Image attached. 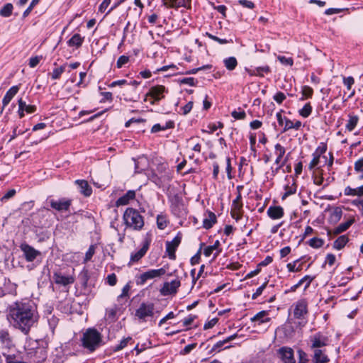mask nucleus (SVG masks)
<instances>
[{
	"mask_svg": "<svg viewBox=\"0 0 363 363\" xmlns=\"http://www.w3.org/2000/svg\"><path fill=\"white\" fill-rule=\"evenodd\" d=\"M313 352V355L312 357V361L313 363H328L330 361L329 357L326 354V350H312Z\"/></svg>",
	"mask_w": 363,
	"mask_h": 363,
	"instance_id": "16",
	"label": "nucleus"
},
{
	"mask_svg": "<svg viewBox=\"0 0 363 363\" xmlns=\"http://www.w3.org/2000/svg\"><path fill=\"white\" fill-rule=\"evenodd\" d=\"M238 337V335L237 334H233L229 337H228L227 338H225V340H223V341H219L216 344H215L213 345V347L211 348L210 352L212 353L213 352H216V351H218L220 352V348L225 344V343H228L230 342V341L235 340L236 337Z\"/></svg>",
	"mask_w": 363,
	"mask_h": 363,
	"instance_id": "23",
	"label": "nucleus"
},
{
	"mask_svg": "<svg viewBox=\"0 0 363 363\" xmlns=\"http://www.w3.org/2000/svg\"><path fill=\"white\" fill-rule=\"evenodd\" d=\"M135 197V192L133 190H129L124 194L123 196L120 197L116 201V205L118 206H124L127 205L130 200L134 199Z\"/></svg>",
	"mask_w": 363,
	"mask_h": 363,
	"instance_id": "22",
	"label": "nucleus"
},
{
	"mask_svg": "<svg viewBox=\"0 0 363 363\" xmlns=\"http://www.w3.org/2000/svg\"><path fill=\"white\" fill-rule=\"evenodd\" d=\"M180 285L181 282L179 279H174L170 282H165L161 289V293L164 296L175 294Z\"/></svg>",
	"mask_w": 363,
	"mask_h": 363,
	"instance_id": "8",
	"label": "nucleus"
},
{
	"mask_svg": "<svg viewBox=\"0 0 363 363\" xmlns=\"http://www.w3.org/2000/svg\"><path fill=\"white\" fill-rule=\"evenodd\" d=\"M52 278L56 284L64 286L73 284L75 280L73 276H64L59 272H55Z\"/></svg>",
	"mask_w": 363,
	"mask_h": 363,
	"instance_id": "12",
	"label": "nucleus"
},
{
	"mask_svg": "<svg viewBox=\"0 0 363 363\" xmlns=\"http://www.w3.org/2000/svg\"><path fill=\"white\" fill-rule=\"evenodd\" d=\"M308 313L307 302L305 300L298 301L294 310V315L296 318H303Z\"/></svg>",
	"mask_w": 363,
	"mask_h": 363,
	"instance_id": "13",
	"label": "nucleus"
},
{
	"mask_svg": "<svg viewBox=\"0 0 363 363\" xmlns=\"http://www.w3.org/2000/svg\"><path fill=\"white\" fill-rule=\"evenodd\" d=\"M149 246H150V241L148 240H146L144 242L142 248L140 250H139L138 252H136L135 253H133L131 255L130 262H136L139 261L146 254V252L149 248Z\"/></svg>",
	"mask_w": 363,
	"mask_h": 363,
	"instance_id": "18",
	"label": "nucleus"
},
{
	"mask_svg": "<svg viewBox=\"0 0 363 363\" xmlns=\"http://www.w3.org/2000/svg\"><path fill=\"white\" fill-rule=\"evenodd\" d=\"M323 240L318 238H313L309 240V245L313 248H319L323 246Z\"/></svg>",
	"mask_w": 363,
	"mask_h": 363,
	"instance_id": "38",
	"label": "nucleus"
},
{
	"mask_svg": "<svg viewBox=\"0 0 363 363\" xmlns=\"http://www.w3.org/2000/svg\"><path fill=\"white\" fill-rule=\"evenodd\" d=\"M268 315V311H262L257 313L255 315L250 318L251 322L257 323L258 325L262 323L269 322L271 318L267 317Z\"/></svg>",
	"mask_w": 363,
	"mask_h": 363,
	"instance_id": "20",
	"label": "nucleus"
},
{
	"mask_svg": "<svg viewBox=\"0 0 363 363\" xmlns=\"http://www.w3.org/2000/svg\"><path fill=\"white\" fill-rule=\"evenodd\" d=\"M314 277H312L311 276L306 275L304 277H303L296 285H294V289H297L301 285H302L304 282H306V288L308 287L312 281L313 280Z\"/></svg>",
	"mask_w": 363,
	"mask_h": 363,
	"instance_id": "35",
	"label": "nucleus"
},
{
	"mask_svg": "<svg viewBox=\"0 0 363 363\" xmlns=\"http://www.w3.org/2000/svg\"><path fill=\"white\" fill-rule=\"evenodd\" d=\"M72 201L65 198L59 200L51 199L50 201V206L56 211H68L71 206Z\"/></svg>",
	"mask_w": 363,
	"mask_h": 363,
	"instance_id": "9",
	"label": "nucleus"
},
{
	"mask_svg": "<svg viewBox=\"0 0 363 363\" xmlns=\"http://www.w3.org/2000/svg\"><path fill=\"white\" fill-rule=\"evenodd\" d=\"M239 4L248 9H253L255 7L254 3L248 0H239Z\"/></svg>",
	"mask_w": 363,
	"mask_h": 363,
	"instance_id": "58",
	"label": "nucleus"
},
{
	"mask_svg": "<svg viewBox=\"0 0 363 363\" xmlns=\"http://www.w3.org/2000/svg\"><path fill=\"white\" fill-rule=\"evenodd\" d=\"M13 6L12 4H6L0 10V15L3 17H9L12 14Z\"/></svg>",
	"mask_w": 363,
	"mask_h": 363,
	"instance_id": "31",
	"label": "nucleus"
},
{
	"mask_svg": "<svg viewBox=\"0 0 363 363\" xmlns=\"http://www.w3.org/2000/svg\"><path fill=\"white\" fill-rule=\"evenodd\" d=\"M19 90L18 86H13L6 92L2 100V108L1 113L3 112L4 108L10 103L13 97L18 93Z\"/></svg>",
	"mask_w": 363,
	"mask_h": 363,
	"instance_id": "19",
	"label": "nucleus"
},
{
	"mask_svg": "<svg viewBox=\"0 0 363 363\" xmlns=\"http://www.w3.org/2000/svg\"><path fill=\"white\" fill-rule=\"evenodd\" d=\"M278 60L281 63L284 65L292 66L294 64V60L291 57L286 58L284 56H279Z\"/></svg>",
	"mask_w": 363,
	"mask_h": 363,
	"instance_id": "49",
	"label": "nucleus"
},
{
	"mask_svg": "<svg viewBox=\"0 0 363 363\" xmlns=\"http://www.w3.org/2000/svg\"><path fill=\"white\" fill-rule=\"evenodd\" d=\"M95 253V245H91L89 247L88 250L86 252L85 257L84 259V263H86L90 261Z\"/></svg>",
	"mask_w": 363,
	"mask_h": 363,
	"instance_id": "39",
	"label": "nucleus"
},
{
	"mask_svg": "<svg viewBox=\"0 0 363 363\" xmlns=\"http://www.w3.org/2000/svg\"><path fill=\"white\" fill-rule=\"evenodd\" d=\"M312 111V106L310 103H307L304 105V106L299 111V114L304 117L307 118L310 116Z\"/></svg>",
	"mask_w": 363,
	"mask_h": 363,
	"instance_id": "34",
	"label": "nucleus"
},
{
	"mask_svg": "<svg viewBox=\"0 0 363 363\" xmlns=\"http://www.w3.org/2000/svg\"><path fill=\"white\" fill-rule=\"evenodd\" d=\"M157 225L158 228L163 230L167 227V220L164 216L159 215L157 217Z\"/></svg>",
	"mask_w": 363,
	"mask_h": 363,
	"instance_id": "40",
	"label": "nucleus"
},
{
	"mask_svg": "<svg viewBox=\"0 0 363 363\" xmlns=\"http://www.w3.org/2000/svg\"><path fill=\"white\" fill-rule=\"evenodd\" d=\"M154 314V304L142 303L135 311V316L140 320H145L146 318Z\"/></svg>",
	"mask_w": 363,
	"mask_h": 363,
	"instance_id": "6",
	"label": "nucleus"
},
{
	"mask_svg": "<svg viewBox=\"0 0 363 363\" xmlns=\"http://www.w3.org/2000/svg\"><path fill=\"white\" fill-rule=\"evenodd\" d=\"M107 282L110 286H115L117 282V278L114 273H112L111 274H108L107 278Z\"/></svg>",
	"mask_w": 363,
	"mask_h": 363,
	"instance_id": "54",
	"label": "nucleus"
},
{
	"mask_svg": "<svg viewBox=\"0 0 363 363\" xmlns=\"http://www.w3.org/2000/svg\"><path fill=\"white\" fill-rule=\"evenodd\" d=\"M129 61V57L125 55H121L117 60V67L121 68L124 65L127 64Z\"/></svg>",
	"mask_w": 363,
	"mask_h": 363,
	"instance_id": "43",
	"label": "nucleus"
},
{
	"mask_svg": "<svg viewBox=\"0 0 363 363\" xmlns=\"http://www.w3.org/2000/svg\"><path fill=\"white\" fill-rule=\"evenodd\" d=\"M302 97L301 100H304L306 99L311 98L313 94V90L311 87L308 86H302L301 89Z\"/></svg>",
	"mask_w": 363,
	"mask_h": 363,
	"instance_id": "32",
	"label": "nucleus"
},
{
	"mask_svg": "<svg viewBox=\"0 0 363 363\" xmlns=\"http://www.w3.org/2000/svg\"><path fill=\"white\" fill-rule=\"evenodd\" d=\"M296 191V186L293 184L291 186H286V192L283 196V199L295 194Z\"/></svg>",
	"mask_w": 363,
	"mask_h": 363,
	"instance_id": "46",
	"label": "nucleus"
},
{
	"mask_svg": "<svg viewBox=\"0 0 363 363\" xmlns=\"http://www.w3.org/2000/svg\"><path fill=\"white\" fill-rule=\"evenodd\" d=\"M23 104H24V106L23 109L27 113H33L36 111V106L34 105H27L26 101L23 100Z\"/></svg>",
	"mask_w": 363,
	"mask_h": 363,
	"instance_id": "52",
	"label": "nucleus"
},
{
	"mask_svg": "<svg viewBox=\"0 0 363 363\" xmlns=\"http://www.w3.org/2000/svg\"><path fill=\"white\" fill-rule=\"evenodd\" d=\"M301 126V122L299 121H297L295 123H293L289 119H286L283 132H286L288 130L291 129V128L298 130Z\"/></svg>",
	"mask_w": 363,
	"mask_h": 363,
	"instance_id": "30",
	"label": "nucleus"
},
{
	"mask_svg": "<svg viewBox=\"0 0 363 363\" xmlns=\"http://www.w3.org/2000/svg\"><path fill=\"white\" fill-rule=\"evenodd\" d=\"M218 321V319L217 318H214L209 321H208L206 323H205L203 328L205 330H208L210 328H212Z\"/></svg>",
	"mask_w": 363,
	"mask_h": 363,
	"instance_id": "56",
	"label": "nucleus"
},
{
	"mask_svg": "<svg viewBox=\"0 0 363 363\" xmlns=\"http://www.w3.org/2000/svg\"><path fill=\"white\" fill-rule=\"evenodd\" d=\"M354 169L357 172L363 173V157L354 163Z\"/></svg>",
	"mask_w": 363,
	"mask_h": 363,
	"instance_id": "53",
	"label": "nucleus"
},
{
	"mask_svg": "<svg viewBox=\"0 0 363 363\" xmlns=\"http://www.w3.org/2000/svg\"><path fill=\"white\" fill-rule=\"evenodd\" d=\"M65 65L60 66L58 68L55 69L52 74L51 77L52 79H57L60 77L61 74L65 72Z\"/></svg>",
	"mask_w": 363,
	"mask_h": 363,
	"instance_id": "37",
	"label": "nucleus"
},
{
	"mask_svg": "<svg viewBox=\"0 0 363 363\" xmlns=\"http://www.w3.org/2000/svg\"><path fill=\"white\" fill-rule=\"evenodd\" d=\"M268 216L274 220L281 218L284 216V209L280 206H272L267 209Z\"/></svg>",
	"mask_w": 363,
	"mask_h": 363,
	"instance_id": "17",
	"label": "nucleus"
},
{
	"mask_svg": "<svg viewBox=\"0 0 363 363\" xmlns=\"http://www.w3.org/2000/svg\"><path fill=\"white\" fill-rule=\"evenodd\" d=\"M348 241L349 239L347 235H341L334 242L333 247L337 250H341L345 246Z\"/></svg>",
	"mask_w": 363,
	"mask_h": 363,
	"instance_id": "27",
	"label": "nucleus"
},
{
	"mask_svg": "<svg viewBox=\"0 0 363 363\" xmlns=\"http://www.w3.org/2000/svg\"><path fill=\"white\" fill-rule=\"evenodd\" d=\"M182 84H189L190 86H195V79L193 77H186L180 80Z\"/></svg>",
	"mask_w": 363,
	"mask_h": 363,
	"instance_id": "60",
	"label": "nucleus"
},
{
	"mask_svg": "<svg viewBox=\"0 0 363 363\" xmlns=\"http://www.w3.org/2000/svg\"><path fill=\"white\" fill-rule=\"evenodd\" d=\"M131 340H132V337H128L126 338L123 339L120 342V343L113 348V351L118 352V351L123 350V348H125L127 346L128 343Z\"/></svg>",
	"mask_w": 363,
	"mask_h": 363,
	"instance_id": "36",
	"label": "nucleus"
},
{
	"mask_svg": "<svg viewBox=\"0 0 363 363\" xmlns=\"http://www.w3.org/2000/svg\"><path fill=\"white\" fill-rule=\"evenodd\" d=\"M216 222V216L213 212L208 211V216L204 218L203 226L206 229H210L213 227V224Z\"/></svg>",
	"mask_w": 363,
	"mask_h": 363,
	"instance_id": "24",
	"label": "nucleus"
},
{
	"mask_svg": "<svg viewBox=\"0 0 363 363\" xmlns=\"http://www.w3.org/2000/svg\"><path fill=\"white\" fill-rule=\"evenodd\" d=\"M200 258H201V248L197 252V253L191 258V260H190L191 264L195 265V264H198L200 261Z\"/></svg>",
	"mask_w": 363,
	"mask_h": 363,
	"instance_id": "57",
	"label": "nucleus"
},
{
	"mask_svg": "<svg viewBox=\"0 0 363 363\" xmlns=\"http://www.w3.org/2000/svg\"><path fill=\"white\" fill-rule=\"evenodd\" d=\"M327 150V145L324 143H321V145L318 146L314 154L321 157L322 155L325 154Z\"/></svg>",
	"mask_w": 363,
	"mask_h": 363,
	"instance_id": "48",
	"label": "nucleus"
},
{
	"mask_svg": "<svg viewBox=\"0 0 363 363\" xmlns=\"http://www.w3.org/2000/svg\"><path fill=\"white\" fill-rule=\"evenodd\" d=\"M82 345L90 352L95 351L103 345L101 334L95 328H88L82 337Z\"/></svg>",
	"mask_w": 363,
	"mask_h": 363,
	"instance_id": "2",
	"label": "nucleus"
},
{
	"mask_svg": "<svg viewBox=\"0 0 363 363\" xmlns=\"http://www.w3.org/2000/svg\"><path fill=\"white\" fill-rule=\"evenodd\" d=\"M223 63L226 69L230 71L235 69L238 65V61L235 57L224 59Z\"/></svg>",
	"mask_w": 363,
	"mask_h": 363,
	"instance_id": "29",
	"label": "nucleus"
},
{
	"mask_svg": "<svg viewBox=\"0 0 363 363\" xmlns=\"http://www.w3.org/2000/svg\"><path fill=\"white\" fill-rule=\"evenodd\" d=\"M354 222V220L352 218V219L348 220L347 221H346L343 223L340 224L337 227H336L333 230V234L338 235L342 232H345L352 225V223Z\"/></svg>",
	"mask_w": 363,
	"mask_h": 363,
	"instance_id": "26",
	"label": "nucleus"
},
{
	"mask_svg": "<svg viewBox=\"0 0 363 363\" xmlns=\"http://www.w3.org/2000/svg\"><path fill=\"white\" fill-rule=\"evenodd\" d=\"M42 57L35 56L31 57L29 60V66L32 68L36 67L38 64L40 62Z\"/></svg>",
	"mask_w": 363,
	"mask_h": 363,
	"instance_id": "55",
	"label": "nucleus"
},
{
	"mask_svg": "<svg viewBox=\"0 0 363 363\" xmlns=\"http://www.w3.org/2000/svg\"><path fill=\"white\" fill-rule=\"evenodd\" d=\"M84 38L78 33L74 34L67 42L69 46L79 48L82 45Z\"/></svg>",
	"mask_w": 363,
	"mask_h": 363,
	"instance_id": "28",
	"label": "nucleus"
},
{
	"mask_svg": "<svg viewBox=\"0 0 363 363\" xmlns=\"http://www.w3.org/2000/svg\"><path fill=\"white\" fill-rule=\"evenodd\" d=\"M358 117L357 116H350L349 121L346 125V128L349 131L353 130L358 122Z\"/></svg>",
	"mask_w": 363,
	"mask_h": 363,
	"instance_id": "33",
	"label": "nucleus"
},
{
	"mask_svg": "<svg viewBox=\"0 0 363 363\" xmlns=\"http://www.w3.org/2000/svg\"><path fill=\"white\" fill-rule=\"evenodd\" d=\"M20 248L23 252L26 260L29 262L34 261L38 256L41 255L40 251L35 250L27 243H22L20 245Z\"/></svg>",
	"mask_w": 363,
	"mask_h": 363,
	"instance_id": "7",
	"label": "nucleus"
},
{
	"mask_svg": "<svg viewBox=\"0 0 363 363\" xmlns=\"http://www.w3.org/2000/svg\"><path fill=\"white\" fill-rule=\"evenodd\" d=\"M165 272L166 270L164 268L148 270L138 277L136 283L138 285H143L147 280L161 277L164 275Z\"/></svg>",
	"mask_w": 363,
	"mask_h": 363,
	"instance_id": "5",
	"label": "nucleus"
},
{
	"mask_svg": "<svg viewBox=\"0 0 363 363\" xmlns=\"http://www.w3.org/2000/svg\"><path fill=\"white\" fill-rule=\"evenodd\" d=\"M247 72L249 73L251 76H259V77H263V72L269 73L270 72V68L269 66H263V67H258L255 68V69H246Z\"/></svg>",
	"mask_w": 363,
	"mask_h": 363,
	"instance_id": "25",
	"label": "nucleus"
},
{
	"mask_svg": "<svg viewBox=\"0 0 363 363\" xmlns=\"http://www.w3.org/2000/svg\"><path fill=\"white\" fill-rule=\"evenodd\" d=\"M241 200H242L241 193L239 192L238 194L236 199L233 201V206L234 207V211H240L241 209V208H242Z\"/></svg>",
	"mask_w": 363,
	"mask_h": 363,
	"instance_id": "42",
	"label": "nucleus"
},
{
	"mask_svg": "<svg viewBox=\"0 0 363 363\" xmlns=\"http://www.w3.org/2000/svg\"><path fill=\"white\" fill-rule=\"evenodd\" d=\"M75 183L78 185L81 194L84 196H89L91 194V187L86 180H77Z\"/></svg>",
	"mask_w": 363,
	"mask_h": 363,
	"instance_id": "21",
	"label": "nucleus"
},
{
	"mask_svg": "<svg viewBox=\"0 0 363 363\" xmlns=\"http://www.w3.org/2000/svg\"><path fill=\"white\" fill-rule=\"evenodd\" d=\"M232 116L237 120L244 119L246 117V113L243 110L239 108L238 111H233L231 113Z\"/></svg>",
	"mask_w": 363,
	"mask_h": 363,
	"instance_id": "41",
	"label": "nucleus"
},
{
	"mask_svg": "<svg viewBox=\"0 0 363 363\" xmlns=\"http://www.w3.org/2000/svg\"><path fill=\"white\" fill-rule=\"evenodd\" d=\"M40 0H32L31 3L30 4L29 6L26 9V10L23 12V16L26 17L29 15V13L33 10V7L38 4Z\"/></svg>",
	"mask_w": 363,
	"mask_h": 363,
	"instance_id": "51",
	"label": "nucleus"
},
{
	"mask_svg": "<svg viewBox=\"0 0 363 363\" xmlns=\"http://www.w3.org/2000/svg\"><path fill=\"white\" fill-rule=\"evenodd\" d=\"M182 240V236L178 234L171 242H167L166 250L170 259H174L176 257L175 251L177 247L179 245Z\"/></svg>",
	"mask_w": 363,
	"mask_h": 363,
	"instance_id": "11",
	"label": "nucleus"
},
{
	"mask_svg": "<svg viewBox=\"0 0 363 363\" xmlns=\"http://www.w3.org/2000/svg\"><path fill=\"white\" fill-rule=\"evenodd\" d=\"M275 152L277 155V159L275 160V163L278 164L279 166L276 169V171L277 172L280 168H281L285 163L288 160V157H286L282 162L281 160L286 152L285 148L281 146L280 144L277 143L274 146Z\"/></svg>",
	"mask_w": 363,
	"mask_h": 363,
	"instance_id": "14",
	"label": "nucleus"
},
{
	"mask_svg": "<svg viewBox=\"0 0 363 363\" xmlns=\"http://www.w3.org/2000/svg\"><path fill=\"white\" fill-rule=\"evenodd\" d=\"M273 261V259L271 256H267L265 257V259L262 261L259 264H258V267H265L268 264H269L270 263H272Z\"/></svg>",
	"mask_w": 363,
	"mask_h": 363,
	"instance_id": "62",
	"label": "nucleus"
},
{
	"mask_svg": "<svg viewBox=\"0 0 363 363\" xmlns=\"http://www.w3.org/2000/svg\"><path fill=\"white\" fill-rule=\"evenodd\" d=\"M18 113L19 117L21 118H22L24 116V112H26L23 109V108L24 106V104H23V99H18Z\"/></svg>",
	"mask_w": 363,
	"mask_h": 363,
	"instance_id": "61",
	"label": "nucleus"
},
{
	"mask_svg": "<svg viewBox=\"0 0 363 363\" xmlns=\"http://www.w3.org/2000/svg\"><path fill=\"white\" fill-rule=\"evenodd\" d=\"M320 157L313 153V158L311 161L308 168L310 170L313 169L320 162Z\"/></svg>",
	"mask_w": 363,
	"mask_h": 363,
	"instance_id": "44",
	"label": "nucleus"
},
{
	"mask_svg": "<svg viewBox=\"0 0 363 363\" xmlns=\"http://www.w3.org/2000/svg\"><path fill=\"white\" fill-rule=\"evenodd\" d=\"M166 91V89L162 85H157L152 86L149 91L146 94V98L150 97L156 101H160L164 97V93Z\"/></svg>",
	"mask_w": 363,
	"mask_h": 363,
	"instance_id": "10",
	"label": "nucleus"
},
{
	"mask_svg": "<svg viewBox=\"0 0 363 363\" xmlns=\"http://www.w3.org/2000/svg\"><path fill=\"white\" fill-rule=\"evenodd\" d=\"M192 107H193L192 101H189V103H187L184 107H182L183 114L186 115L187 113H189L191 111V110L192 109Z\"/></svg>",
	"mask_w": 363,
	"mask_h": 363,
	"instance_id": "63",
	"label": "nucleus"
},
{
	"mask_svg": "<svg viewBox=\"0 0 363 363\" xmlns=\"http://www.w3.org/2000/svg\"><path fill=\"white\" fill-rule=\"evenodd\" d=\"M344 194L346 196H356V189L347 186L344 190Z\"/></svg>",
	"mask_w": 363,
	"mask_h": 363,
	"instance_id": "64",
	"label": "nucleus"
},
{
	"mask_svg": "<svg viewBox=\"0 0 363 363\" xmlns=\"http://www.w3.org/2000/svg\"><path fill=\"white\" fill-rule=\"evenodd\" d=\"M7 320L16 329L28 335L39 319L35 305L31 301H16L7 308Z\"/></svg>",
	"mask_w": 363,
	"mask_h": 363,
	"instance_id": "1",
	"label": "nucleus"
},
{
	"mask_svg": "<svg viewBox=\"0 0 363 363\" xmlns=\"http://www.w3.org/2000/svg\"><path fill=\"white\" fill-rule=\"evenodd\" d=\"M343 83L347 86V89L350 90L352 88V86L354 83V78L352 77H344Z\"/></svg>",
	"mask_w": 363,
	"mask_h": 363,
	"instance_id": "47",
	"label": "nucleus"
},
{
	"mask_svg": "<svg viewBox=\"0 0 363 363\" xmlns=\"http://www.w3.org/2000/svg\"><path fill=\"white\" fill-rule=\"evenodd\" d=\"M267 284V282H265L261 286L257 288L256 291L252 294V298L256 299L258 296H259L262 294L263 290L266 288Z\"/></svg>",
	"mask_w": 363,
	"mask_h": 363,
	"instance_id": "50",
	"label": "nucleus"
},
{
	"mask_svg": "<svg viewBox=\"0 0 363 363\" xmlns=\"http://www.w3.org/2000/svg\"><path fill=\"white\" fill-rule=\"evenodd\" d=\"M336 258L333 254H328L326 256L325 263H328L330 266H333L335 262Z\"/></svg>",
	"mask_w": 363,
	"mask_h": 363,
	"instance_id": "59",
	"label": "nucleus"
},
{
	"mask_svg": "<svg viewBox=\"0 0 363 363\" xmlns=\"http://www.w3.org/2000/svg\"><path fill=\"white\" fill-rule=\"evenodd\" d=\"M278 352L284 363H295L294 350L291 348L282 347L279 350Z\"/></svg>",
	"mask_w": 363,
	"mask_h": 363,
	"instance_id": "15",
	"label": "nucleus"
},
{
	"mask_svg": "<svg viewBox=\"0 0 363 363\" xmlns=\"http://www.w3.org/2000/svg\"><path fill=\"white\" fill-rule=\"evenodd\" d=\"M124 223L127 227L140 230L144 226V219L140 213L133 208H128L123 213Z\"/></svg>",
	"mask_w": 363,
	"mask_h": 363,
	"instance_id": "3",
	"label": "nucleus"
},
{
	"mask_svg": "<svg viewBox=\"0 0 363 363\" xmlns=\"http://www.w3.org/2000/svg\"><path fill=\"white\" fill-rule=\"evenodd\" d=\"M309 341L311 350L325 349V347L329 344L328 337L320 332L311 336Z\"/></svg>",
	"mask_w": 363,
	"mask_h": 363,
	"instance_id": "4",
	"label": "nucleus"
},
{
	"mask_svg": "<svg viewBox=\"0 0 363 363\" xmlns=\"http://www.w3.org/2000/svg\"><path fill=\"white\" fill-rule=\"evenodd\" d=\"M273 99L277 103L281 104L286 99V96L283 92L279 91L274 96Z\"/></svg>",
	"mask_w": 363,
	"mask_h": 363,
	"instance_id": "45",
	"label": "nucleus"
}]
</instances>
